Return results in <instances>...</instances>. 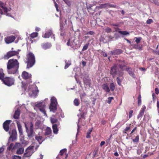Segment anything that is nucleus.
Wrapping results in <instances>:
<instances>
[{
	"label": "nucleus",
	"instance_id": "f257e3e1",
	"mask_svg": "<svg viewBox=\"0 0 159 159\" xmlns=\"http://www.w3.org/2000/svg\"><path fill=\"white\" fill-rule=\"evenodd\" d=\"M19 63L15 59H11L8 60L7 65V72L9 74L16 73L19 67Z\"/></svg>",
	"mask_w": 159,
	"mask_h": 159
},
{
	"label": "nucleus",
	"instance_id": "f03ea898",
	"mask_svg": "<svg viewBox=\"0 0 159 159\" xmlns=\"http://www.w3.org/2000/svg\"><path fill=\"white\" fill-rule=\"evenodd\" d=\"M27 68L32 67L35 62V58L34 55L31 52H30L27 55Z\"/></svg>",
	"mask_w": 159,
	"mask_h": 159
},
{
	"label": "nucleus",
	"instance_id": "7ed1b4c3",
	"mask_svg": "<svg viewBox=\"0 0 159 159\" xmlns=\"http://www.w3.org/2000/svg\"><path fill=\"white\" fill-rule=\"evenodd\" d=\"M75 38L74 36L71 37L69 39L66 43L68 46H70L74 49H76L79 47L78 44V40L75 39Z\"/></svg>",
	"mask_w": 159,
	"mask_h": 159
},
{
	"label": "nucleus",
	"instance_id": "20e7f679",
	"mask_svg": "<svg viewBox=\"0 0 159 159\" xmlns=\"http://www.w3.org/2000/svg\"><path fill=\"white\" fill-rule=\"evenodd\" d=\"M34 146L33 145H31L27 148L25 150V152L24 154L23 159H29V157H30L32 154L34 152Z\"/></svg>",
	"mask_w": 159,
	"mask_h": 159
},
{
	"label": "nucleus",
	"instance_id": "39448f33",
	"mask_svg": "<svg viewBox=\"0 0 159 159\" xmlns=\"http://www.w3.org/2000/svg\"><path fill=\"white\" fill-rule=\"evenodd\" d=\"M24 124L28 136L29 137H31L33 133V124L31 122H25Z\"/></svg>",
	"mask_w": 159,
	"mask_h": 159
},
{
	"label": "nucleus",
	"instance_id": "423d86ee",
	"mask_svg": "<svg viewBox=\"0 0 159 159\" xmlns=\"http://www.w3.org/2000/svg\"><path fill=\"white\" fill-rule=\"evenodd\" d=\"M28 92L29 96L32 97H35L38 92L37 87L34 85L30 86Z\"/></svg>",
	"mask_w": 159,
	"mask_h": 159
},
{
	"label": "nucleus",
	"instance_id": "0eeeda50",
	"mask_svg": "<svg viewBox=\"0 0 159 159\" xmlns=\"http://www.w3.org/2000/svg\"><path fill=\"white\" fill-rule=\"evenodd\" d=\"M57 99L54 97H52L51 99V104L49 106L50 111L54 112L57 110Z\"/></svg>",
	"mask_w": 159,
	"mask_h": 159
},
{
	"label": "nucleus",
	"instance_id": "6e6552de",
	"mask_svg": "<svg viewBox=\"0 0 159 159\" xmlns=\"http://www.w3.org/2000/svg\"><path fill=\"white\" fill-rule=\"evenodd\" d=\"M19 50L17 51H10L7 53L6 55L4 56V58L5 59H7L12 57L16 55L18 57V58H19L20 56H18V55L19 54Z\"/></svg>",
	"mask_w": 159,
	"mask_h": 159
},
{
	"label": "nucleus",
	"instance_id": "1a4fd4ad",
	"mask_svg": "<svg viewBox=\"0 0 159 159\" xmlns=\"http://www.w3.org/2000/svg\"><path fill=\"white\" fill-rule=\"evenodd\" d=\"M3 83L6 85L10 86L14 84V80L12 78L7 77L2 80Z\"/></svg>",
	"mask_w": 159,
	"mask_h": 159
},
{
	"label": "nucleus",
	"instance_id": "9d476101",
	"mask_svg": "<svg viewBox=\"0 0 159 159\" xmlns=\"http://www.w3.org/2000/svg\"><path fill=\"white\" fill-rule=\"evenodd\" d=\"M35 106L39 108V110L43 113L44 115L47 116L46 114V111L45 110V103L43 102H40L39 103L36 104Z\"/></svg>",
	"mask_w": 159,
	"mask_h": 159
},
{
	"label": "nucleus",
	"instance_id": "9b49d317",
	"mask_svg": "<svg viewBox=\"0 0 159 159\" xmlns=\"http://www.w3.org/2000/svg\"><path fill=\"white\" fill-rule=\"evenodd\" d=\"M15 39L16 37L14 36L11 35L5 38V41L7 44H9L13 42Z\"/></svg>",
	"mask_w": 159,
	"mask_h": 159
},
{
	"label": "nucleus",
	"instance_id": "f8f14e48",
	"mask_svg": "<svg viewBox=\"0 0 159 159\" xmlns=\"http://www.w3.org/2000/svg\"><path fill=\"white\" fill-rule=\"evenodd\" d=\"M3 11L5 13H7V9L4 3L2 2H0V14L2 15L3 14V13L2 11Z\"/></svg>",
	"mask_w": 159,
	"mask_h": 159
},
{
	"label": "nucleus",
	"instance_id": "ddd939ff",
	"mask_svg": "<svg viewBox=\"0 0 159 159\" xmlns=\"http://www.w3.org/2000/svg\"><path fill=\"white\" fill-rule=\"evenodd\" d=\"M87 7L88 12L90 14H93L95 12L96 8V7L95 5H89L87 6Z\"/></svg>",
	"mask_w": 159,
	"mask_h": 159
},
{
	"label": "nucleus",
	"instance_id": "4468645a",
	"mask_svg": "<svg viewBox=\"0 0 159 159\" xmlns=\"http://www.w3.org/2000/svg\"><path fill=\"white\" fill-rule=\"evenodd\" d=\"M11 121L10 120H6L3 123V126L4 129L6 131H8L9 129V125Z\"/></svg>",
	"mask_w": 159,
	"mask_h": 159
},
{
	"label": "nucleus",
	"instance_id": "2eb2a0df",
	"mask_svg": "<svg viewBox=\"0 0 159 159\" xmlns=\"http://www.w3.org/2000/svg\"><path fill=\"white\" fill-rule=\"evenodd\" d=\"M121 53V51L119 49H116L115 50L110 51L109 52V54L111 55H118Z\"/></svg>",
	"mask_w": 159,
	"mask_h": 159
},
{
	"label": "nucleus",
	"instance_id": "dca6fc26",
	"mask_svg": "<svg viewBox=\"0 0 159 159\" xmlns=\"http://www.w3.org/2000/svg\"><path fill=\"white\" fill-rule=\"evenodd\" d=\"M21 76L23 79H27L30 77L31 75L29 74L27 72L24 71L22 72Z\"/></svg>",
	"mask_w": 159,
	"mask_h": 159
},
{
	"label": "nucleus",
	"instance_id": "f3484780",
	"mask_svg": "<svg viewBox=\"0 0 159 159\" xmlns=\"http://www.w3.org/2000/svg\"><path fill=\"white\" fill-rule=\"evenodd\" d=\"M17 124L19 133L20 135H22L23 134L22 126L19 121L17 122Z\"/></svg>",
	"mask_w": 159,
	"mask_h": 159
},
{
	"label": "nucleus",
	"instance_id": "a211bd4d",
	"mask_svg": "<svg viewBox=\"0 0 159 159\" xmlns=\"http://www.w3.org/2000/svg\"><path fill=\"white\" fill-rule=\"evenodd\" d=\"M42 48L45 49L49 48L51 46V44L50 43H45L42 44Z\"/></svg>",
	"mask_w": 159,
	"mask_h": 159
},
{
	"label": "nucleus",
	"instance_id": "6ab92c4d",
	"mask_svg": "<svg viewBox=\"0 0 159 159\" xmlns=\"http://www.w3.org/2000/svg\"><path fill=\"white\" fill-rule=\"evenodd\" d=\"M17 135V134L16 130V129H13L12 130L11 135L10 136V138H12V140H14L16 139Z\"/></svg>",
	"mask_w": 159,
	"mask_h": 159
},
{
	"label": "nucleus",
	"instance_id": "aec40b11",
	"mask_svg": "<svg viewBox=\"0 0 159 159\" xmlns=\"http://www.w3.org/2000/svg\"><path fill=\"white\" fill-rule=\"evenodd\" d=\"M102 87L103 89L106 92L109 93L110 91V89L109 86L107 84H102Z\"/></svg>",
	"mask_w": 159,
	"mask_h": 159
},
{
	"label": "nucleus",
	"instance_id": "412c9836",
	"mask_svg": "<svg viewBox=\"0 0 159 159\" xmlns=\"http://www.w3.org/2000/svg\"><path fill=\"white\" fill-rule=\"evenodd\" d=\"M116 66H114L111 67L110 71V73L112 75H115L117 73Z\"/></svg>",
	"mask_w": 159,
	"mask_h": 159
},
{
	"label": "nucleus",
	"instance_id": "4be33fe9",
	"mask_svg": "<svg viewBox=\"0 0 159 159\" xmlns=\"http://www.w3.org/2000/svg\"><path fill=\"white\" fill-rule=\"evenodd\" d=\"M126 70L128 72L129 74L132 77L134 78L135 75L133 72L132 71V69L130 68H126Z\"/></svg>",
	"mask_w": 159,
	"mask_h": 159
},
{
	"label": "nucleus",
	"instance_id": "5701e85b",
	"mask_svg": "<svg viewBox=\"0 0 159 159\" xmlns=\"http://www.w3.org/2000/svg\"><path fill=\"white\" fill-rule=\"evenodd\" d=\"M87 78H84L83 79L84 83L87 85H88L89 86H90V80H89L87 76Z\"/></svg>",
	"mask_w": 159,
	"mask_h": 159
},
{
	"label": "nucleus",
	"instance_id": "b1692460",
	"mask_svg": "<svg viewBox=\"0 0 159 159\" xmlns=\"http://www.w3.org/2000/svg\"><path fill=\"white\" fill-rule=\"evenodd\" d=\"M20 115V110L18 108L15 111L14 114L13 116L14 118L15 119H18Z\"/></svg>",
	"mask_w": 159,
	"mask_h": 159
},
{
	"label": "nucleus",
	"instance_id": "393cba45",
	"mask_svg": "<svg viewBox=\"0 0 159 159\" xmlns=\"http://www.w3.org/2000/svg\"><path fill=\"white\" fill-rule=\"evenodd\" d=\"M52 34V32L51 30H49L48 33H46L44 35H42L43 37L44 38H48Z\"/></svg>",
	"mask_w": 159,
	"mask_h": 159
},
{
	"label": "nucleus",
	"instance_id": "a878e982",
	"mask_svg": "<svg viewBox=\"0 0 159 159\" xmlns=\"http://www.w3.org/2000/svg\"><path fill=\"white\" fill-rule=\"evenodd\" d=\"M53 131L54 134H57L58 133V130L57 125L56 124L53 125L52 126Z\"/></svg>",
	"mask_w": 159,
	"mask_h": 159
},
{
	"label": "nucleus",
	"instance_id": "bb28decb",
	"mask_svg": "<svg viewBox=\"0 0 159 159\" xmlns=\"http://www.w3.org/2000/svg\"><path fill=\"white\" fill-rule=\"evenodd\" d=\"M24 149L22 147H20L18 148L16 151V154H21L24 152Z\"/></svg>",
	"mask_w": 159,
	"mask_h": 159
},
{
	"label": "nucleus",
	"instance_id": "cd10ccee",
	"mask_svg": "<svg viewBox=\"0 0 159 159\" xmlns=\"http://www.w3.org/2000/svg\"><path fill=\"white\" fill-rule=\"evenodd\" d=\"M44 134L45 135H48L50 134L52 132L51 129L48 127H47L45 130Z\"/></svg>",
	"mask_w": 159,
	"mask_h": 159
},
{
	"label": "nucleus",
	"instance_id": "c85d7f7f",
	"mask_svg": "<svg viewBox=\"0 0 159 159\" xmlns=\"http://www.w3.org/2000/svg\"><path fill=\"white\" fill-rule=\"evenodd\" d=\"M93 128H90L87 131V136H86V137L87 138H91V136L90 135V134H91V132L92 131Z\"/></svg>",
	"mask_w": 159,
	"mask_h": 159
},
{
	"label": "nucleus",
	"instance_id": "c756f323",
	"mask_svg": "<svg viewBox=\"0 0 159 159\" xmlns=\"http://www.w3.org/2000/svg\"><path fill=\"white\" fill-rule=\"evenodd\" d=\"M35 139L39 142V144H41L43 141L42 140V137L41 136H36L35 137Z\"/></svg>",
	"mask_w": 159,
	"mask_h": 159
},
{
	"label": "nucleus",
	"instance_id": "7c9ffc66",
	"mask_svg": "<svg viewBox=\"0 0 159 159\" xmlns=\"http://www.w3.org/2000/svg\"><path fill=\"white\" fill-rule=\"evenodd\" d=\"M110 88L111 91H114L115 88V84L113 83H111L110 85Z\"/></svg>",
	"mask_w": 159,
	"mask_h": 159
},
{
	"label": "nucleus",
	"instance_id": "2f4dec72",
	"mask_svg": "<svg viewBox=\"0 0 159 159\" xmlns=\"http://www.w3.org/2000/svg\"><path fill=\"white\" fill-rule=\"evenodd\" d=\"M21 144L19 143H15L14 146L13 147V148L16 149L19 148L20 147H21Z\"/></svg>",
	"mask_w": 159,
	"mask_h": 159
},
{
	"label": "nucleus",
	"instance_id": "473e14b6",
	"mask_svg": "<svg viewBox=\"0 0 159 159\" xmlns=\"http://www.w3.org/2000/svg\"><path fill=\"white\" fill-rule=\"evenodd\" d=\"M66 65L65 66V69H66L71 65V62L69 61H65Z\"/></svg>",
	"mask_w": 159,
	"mask_h": 159
},
{
	"label": "nucleus",
	"instance_id": "72a5a7b5",
	"mask_svg": "<svg viewBox=\"0 0 159 159\" xmlns=\"http://www.w3.org/2000/svg\"><path fill=\"white\" fill-rule=\"evenodd\" d=\"M146 108V107L145 106H143V107L142 108V109L140 110L139 112V114L142 115V116H143L144 113V112L145 111V110Z\"/></svg>",
	"mask_w": 159,
	"mask_h": 159
},
{
	"label": "nucleus",
	"instance_id": "f704fd0d",
	"mask_svg": "<svg viewBox=\"0 0 159 159\" xmlns=\"http://www.w3.org/2000/svg\"><path fill=\"white\" fill-rule=\"evenodd\" d=\"M57 119L54 117H52L51 118V121L52 124L56 123L57 121Z\"/></svg>",
	"mask_w": 159,
	"mask_h": 159
},
{
	"label": "nucleus",
	"instance_id": "c9c22d12",
	"mask_svg": "<svg viewBox=\"0 0 159 159\" xmlns=\"http://www.w3.org/2000/svg\"><path fill=\"white\" fill-rule=\"evenodd\" d=\"M118 32L123 35H126L129 34V33L126 31H119Z\"/></svg>",
	"mask_w": 159,
	"mask_h": 159
},
{
	"label": "nucleus",
	"instance_id": "e433bc0d",
	"mask_svg": "<svg viewBox=\"0 0 159 159\" xmlns=\"http://www.w3.org/2000/svg\"><path fill=\"white\" fill-rule=\"evenodd\" d=\"M80 104L79 101L77 99H75L74 101V104L76 106H78Z\"/></svg>",
	"mask_w": 159,
	"mask_h": 159
},
{
	"label": "nucleus",
	"instance_id": "4c0bfd02",
	"mask_svg": "<svg viewBox=\"0 0 159 159\" xmlns=\"http://www.w3.org/2000/svg\"><path fill=\"white\" fill-rule=\"evenodd\" d=\"M38 33L36 32L33 33L30 35V37L32 38H34L36 37L38 35Z\"/></svg>",
	"mask_w": 159,
	"mask_h": 159
},
{
	"label": "nucleus",
	"instance_id": "58836bf2",
	"mask_svg": "<svg viewBox=\"0 0 159 159\" xmlns=\"http://www.w3.org/2000/svg\"><path fill=\"white\" fill-rule=\"evenodd\" d=\"M108 5L107 4L105 3L101 4L100 6H98V7L99 8H102L106 7Z\"/></svg>",
	"mask_w": 159,
	"mask_h": 159
},
{
	"label": "nucleus",
	"instance_id": "ea45409f",
	"mask_svg": "<svg viewBox=\"0 0 159 159\" xmlns=\"http://www.w3.org/2000/svg\"><path fill=\"white\" fill-rule=\"evenodd\" d=\"M4 74L2 70L0 69V79L2 80L4 77Z\"/></svg>",
	"mask_w": 159,
	"mask_h": 159
},
{
	"label": "nucleus",
	"instance_id": "a19ab883",
	"mask_svg": "<svg viewBox=\"0 0 159 159\" xmlns=\"http://www.w3.org/2000/svg\"><path fill=\"white\" fill-rule=\"evenodd\" d=\"M14 145L13 143H12L10 144L9 146L7 148V149L8 150H11V149H15V148H13V147H14Z\"/></svg>",
	"mask_w": 159,
	"mask_h": 159
},
{
	"label": "nucleus",
	"instance_id": "79ce46f5",
	"mask_svg": "<svg viewBox=\"0 0 159 159\" xmlns=\"http://www.w3.org/2000/svg\"><path fill=\"white\" fill-rule=\"evenodd\" d=\"M41 122L39 121H37L35 123V126L36 128H39L40 127V125Z\"/></svg>",
	"mask_w": 159,
	"mask_h": 159
},
{
	"label": "nucleus",
	"instance_id": "37998d69",
	"mask_svg": "<svg viewBox=\"0 0 159 159\" xmlns=\"http://www.w3.org/2000/svg\"><path fill=\"white\" fill-rule=\"evenodd\" d=\"M116 81L117 83L119 84V85H121V80L120 79V78L118 77H117L116 78Z\"/></svg>",
	"mask_w": 159,
	"mask_h": 159
},
{
	"label": "nucleus",
	"instance_id": "c03bdc74",
	"mask_svg": "<svg viewBox=\"0 0 159 159\" xmlns=\"http://www.w3.org/2000/svg\"><path fill=\"white\" fill-rule=\"evenodd\" d=\"M66 149L61 150L60 152V154L62 156L66 152Z\"/></svg>",
	"mask_w": 159,
	"mask_h": 159
},
{
	"label": "nucleus",
	"instance_id": "a18cd8bd",
	"mask_svg": "<svg viewBox=\"0 0 159 159\" xmlns=\"http://www.w3.org/2000/svg\"><path fill=\"white\" fill-rule=\"evenodd\" d=\"M89 43L86 44V45H85L83 47L82 49V51H85L86 50H87L88 48V47L89 45Z\"/></svg>",
	"mask_w": 159,
	"mask_h": 159
},
{
	"label": "nucleus",
	"instance_id": "49530a36",
	"mask_svg": "<svg viewBox=\"0 0 159 159\" xmlns=\"http://www.w3.org/2000/svg\"><path fill=\"white\" fill-rule=\"evenodd\" d=\"M143 150L142 148H138L137 151V153L139 155H140L142 152V151Z\"/></svg>",
	"mask_w": 159,
	"mask_h": 159
},
{
	"label": "nucleus",
	"instance_id": "de8ad7c7",
	"mask_svg": "<svg viewBox=\"0 0 159 159\" xmlns=\"http://www.w3.org/2000/svg\"><path fill=\"white\" fill-rule=\"evenodd\" d=\"M105 31L107 33H110L111 31V29L109 27H107L105 29Z\"/></svg>",
	"mask_w": 159,
	"mask_h": 159
},
{
	"label": "nucleus",
	"instance_id": "09e8293b",
	"mask_svg": "<svg viewBox=\"0 0 159 159\" xmlns=\"http://www.w3.org/2000/svg\"><path fill=\"white\" fill-rule=\"evenodd\" d=\"M64 2L68 6H70L71 5L70 2L69 0H63Z\"/></svg>",
	"mask_w": 159,
	"mask_h": 159
},
{
	"label": "nucleus",
	"instance_id": "8fccbe9b",
	"mask_svg": "<svg viewBox=\"0 0 159 159\" xmlns=\"http://www.w3.org/2000/svg\"><path fill=\"white\" fill-rule=\"evenodd\" d=\"M130 129L129 126H127L125 129L123 130V133L125 134H126V131H128Z\"/></svg>",
	"mask_w": 159,
	"mask_h": 159
},
{
	"label": "nucleus",
	"instance_id": "3c124183",
	"mask_svg": "<svg viewBox=\"0 0 159 159\" xmlns=\"http://www.w3.org/2000/svg\"><path fill=\"white\" fill-rule=\"evenodd\" d=\"M113 98H114L113 97H109L108 98V101H107L108 103L109 104H110V103L111 102V101L113 99Z\"/></svg>",
	"mask_w": 159,
	"mask_h": 159
},
{
	"label": "nucleus",
	"instance_id": "603ef678",
	"mask_svg": "<svg viewBox=\"0 0 159 159\" xmlns=\"http://www.w3.org/2000/svg\"><path fill=\"white\" fill-rule=\"evenodd\" d=\"M139 136H137L136 137L135 139H133V141L134 142H136L139 141Z\"/></svg>",
	"mask_w": 159,
	"mask_h": 159
},
{
	"label": "nucleus",
	"instance_id": "864d4df0",
	"mask_svg": "<svg viewBox=\"0 0 159 159\" xmlns=\"http://www.w3.org/2000/svg\"><path fill=\"white\" fill-rule=\"evenodd\" d=\"M153 22V20L152 19H148L147 20L146 23L147 24H150L151 23H152Z\"/></svg>",
	"mask_w": 159,
	"mask_h": 159
},
{
	"label": "nucleus",
	"instance_id": "5fc2aeb1",
	"mask_svg": "<svg viewBox=\"0 0 159 159\" xmlns=\"http://www.w3.org/2000/svg\"><path fill=\"white\" fill-rule=\"evenodd\" d=\"M136 40L135 42L137 43H139L140 42L141 39V38H135Z\"/></svg>",
	"mask_w": 159,
	"mask_h": 159
},
{
	"label": "nucleus",
	"instance_id": "6e6d98bb",
	"mask_svg": "<svg viewBox=\"0 0 159 159\" xmlns=\"http://www.w3.org/2000/svg\"><path fill=\"white\" fill-rule=\"evenodd\" d=\"M94 34V33L93 31H90L89 32H87L86 34H90L91 35H93V34Z\"/></svg>",
	"mask_w": 159,
	"mask_h": 159
},
{
	"label": "nucleus",
	"instance_id": "4d7b16f0",
	"mask_svg": "<svg viewBox=\"0 0 159 159\" xmlns=\"http://www.w3.org/2000/svg\"><path fill=\"white\" fill-rule=\"evenodd\" d=\"M155 4L159 5V0H152Z\"/></svg>",
	"mask_w": 159,
	"mask_h": 159
},
{
	"label": "nucleus",
	"instance_id": "13d9d810",
	"mask_svg": "<svg viewBox=\"0 0 159 159\" xmlns=\"http://www.w3.org/2000/svg\"><path fill=\"white\" fill-rule=\"evenodd\" d=\"M98 149L95 150L93 152V156L94 157H95L96 156V155H97V154L98 153Z\"/></svg>",
	"mask_w": 159,
	"mask_h": 159
},
{
	"label": "nucleus",
	"instance_id": "bf43d9fd",
	"mask_svg": "<svg viewBox=\"0 0 159 159\" xmlns=\"http://www.w3.org/2000/svg\"><path fill=\"white\" fill-rule=\"evenodd\" d=\"M13 159H21V157L19 156H14Z\"/></svg>",
	"mask_w": 159,
	"mask_h": 159
},
{
	"label": "nucleus",
	"instance_id": "052dcab7",
	"mask_svg": "<svg viewBox=\"0 0 159 159\" xmlns=\"http://www.w3.org/2000/svg\"><path fill=\"white\" fill-rule=\"evenodd\" d=\"M133 112V111L132 110H131L129 111V118H130L132 116V114Z\"/></svg>",
	"mask_w": 159,
	"mask_h": 159
},
{
	"label": "nucleus",
	"instance_id": "680f3d73",
	"mask_svg": "<svg viewBox=\"0 0 159 159\" xmlns=\"http://www.w3.org/2000/svg\"><path fill=\"white\" fill-rule=\"evenodd\" d=\"M101 54L104 57H107V54L103 52H101Z\"/></svg>",
	"mask_w": 159,
	"mask_h": 159
},
{
	"label": "nucleus",
	"instance_id": "e2e57ef3",
	"mask_svg": "<svg viewBox=\"0 0 159 159\" xmlns=\"http://www.w3.org/2000/svg\"><path fill=\"white\" fill-rule=\"evenodd\" d=\"M120 68L122 70H124L125 69V65H120Z\"/></svg>",
	"mask_w": 159,
	"mask_h": 159
},
{
	"label": "nucleus",
	"instance_id": "0e129e2a",
	"mask_svg": "<svg viewBox=\"0 0 159 159\" xmlns=\"http://www.w3.org/2000/svg\"><path fill=\"white\" fill-rule=\"evenodd\" d=\"M157 111L158 113H159V101H157Z\"/></svg>",
	"mask_w": 159,
	"mask_h": 159
},
{
	"label": "nucleus",
	"instance_id": "69168bd1",
	"mask_svg": "<svg viewBox=\"0 0 159 159\" xmlns=\"http://www.w3.org/2000/svg\"><path fill=\"white\" fill-rule=\"evenodd\" d=\"M155 92L157 94H158L159 93V90L158 88H156L155 89Z\"/></svg>",
	"mask_w": 159,
	"mask_h": 159
},
{
	"label": "nucleus",
	"instance_id": "338daca9",
	"mask_svg": "<svg viewBox=\"0 0 159 159\" xmlns=\"http://www.w3.org/2000/svg\"><path fill=\"white\" fill-rule=\"evenodd\" d=\"M134 47L135 48L140 49L141 48V47L138 45H135Z\"/></svg>",
	"mask_w": 159,
	"mask_h": 159
},
{
	"label": "nucleus",
	"instance_id": "774afa93",
	"mask_svg": "<svg viewBox=\"0 0 159 159\" xmlns=\"http://www.w3.org/2000/svg\"><path fill=\"white\" fill-rule=\"evenodd\" d=\"M54 4L55 7L56 8V10L57 11H58V5L55 2H54Z\"/></svg>",
	"mask_w": 159,
	"mask_h": 159
}]
</instances>
